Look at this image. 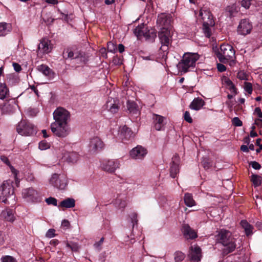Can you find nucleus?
Segmentation results:
<instances>
[{"mask_svg":"<svg viewBox=\"0 0 262 262\" xmlns=\"http://www.w3.org/2000/svg\"><path fill=\"white\" fill-rule=\"evenodd\" d=\"M16 130L22 136H31L36 133L34 125L26 120H21L18 124Z\"/></svg>","mask_w":262,"mask_h":262,"instance_id":"nucleus-8","label":"nucleus"},{"mask_svg":"<svg viewBox=\"0 0 262 262\" xmlns=\"http://www.w3.org/2000/svg\"><path fill=\"white\" fill-rule=\"evenodd\" d=\"M38 51L43 53L50 52L52 49L51 41L47 38H43L41 41L38 47Z\"/></svg>","mask_w":262,"mask_h":262,"instance_id":"nucleus-24","label":"nucleus"},{"mask_svg":"<svg viewBox=\"0 0 262 262\" xmlns=\"http://www.w3.org/2000/svg\"><path fill=\"white\" fill-rule=\"evenodd\" d=\"M17 104L14 99L9 100L0 105V109L3 114H10L14 112Z\"/></svg>","mask_w":262,"mask_h":262,"instance_id":"nucleus-15","label":"nucleus"},{"mask_svg":"<svg viewBox=\"0 0 262 262\" xmlns=\"http://www.w3.org/2000/svg\"><path fill=\"white\" fill-rule=\"evenodd\" d=\"M75 205V201L74 199L67 198L62 201L60 203L59 205H58V207L63 208H71L74 207Z\"/></svg>","mask_w":262,"mask_h":262,"instance_id":"nucleus-29","label":"nucleus"},{"mask_svg":"<svg viewBox=\"0 0 262 262\" xmlns=\"http://www.w3.org/2000/svg\"><path fill=\"white\" fill-rule=\"evenodd\" d=\"M252 1V0H241V6L245 9H248L251 5Z\"/></svg>","mask_w":262,"mask_h":262,"instance_id":"nucleus-46","label":"nucleus"},{"mask_svg":"<svg viewBox=\"0 0 262 262\" xmlns=\"http://www.w3.org/2000/svg\"><path fill=\"white\" fill-rule=\"evenodd\" d=\"M4 242V235L0 231V244H3Z\"/></svg>","mask_w":262,"mask_h":262,"instance_id":"nucleus-64","label":"nucleus"},{"mask_svg":"<svg viewBox=\"0 0 262 262\" xmlns=\"http://www.w3.org/2000/svg\"><path fill=\"white\" fill-rule=\"evenodd\" d=\"M236 77L240 80L248 81L250 79V75L244 70H240L236 74Z\"/></svg>","mask_w":262,"mask_h":262,"instance_id":"nucleus-35","label":"nucleus"},{"mask_svg":"<svg viewBox=\"0 0 262 262\" xmlns=\"http://www.w3.org/2000/svg\"><path fill=\"white\" fill-rule=\"evenodd\" d=\"M217 68L219 71L221 72H223L226 71V67L221 63H218L217 65Z\"/></svg>","mask_w":262,"mask_h":262,"instance_id":"nucleus-57","label":"nucleus"},{"mask_svg":"<svg viewBox=\"0 0 262 262\" xmlns=\"http://www.w3.org/2000/svg\"><path fill=\"white\" fill-rule=\"evenodd\" d=\"M241 225L243 229H244L245 234L247 236L251 235L253 234L254 227L247 221L242 220L241 222Z\"/></svg>","mask_w":262,"mask_h":262,"instance_id":"nucleus-28","label":"nucleus"},{"mask_svg":"<svg viewBox=\"0 0 262 262\" xmlns=\"http://www.w3.org/2000/svg\"><path fill=\"white\" fill-rule=\"evenodd\" d=\"M200 55L196 53H185L183 58L178 64V68L181 72L186 73L190 68H193L196 61L199 59Z\"/></svg>","mask_w":262,"mask_h":262,"instance_id":"nucleus-2","label":"nucleus"},{"mask_svg":"<svg viewBox=\"0 0 262 262\" xmlns=\"http://www.w3.org/2000/svg\"><path fill=\"white\" fill-rule=\"evenodd\" d=\"M54 122L51 124L50 128L54 135L65 138L71 133V129L69 122L70 120V114L62 107H58L53 114Z\"/></svg>","mask_w":262,"mask_h":262,"instance_id":"nucleus-1","label":"nucleus"},{"mask_svg":"<svg viewBox=\"0 0 262 262\" xmlns=\"http://www.w3.org/2000/svg\"><path fill=\"white\" fill-rule=\"evenodd\" d=\"M241 150L243 152H248L249 151L248 147L247 145H242L241 146Z\"/></svg>","mask_w":262,"mask_h":262,"instance_id":"nucleus-61","label":"nucleus"},{"mask_svg":"<svg viewBox=\"0 0 262 262\" xmlns=\"http://www.w3.org/2000/svg\"><path fill=\"white\" fill-rule=\"evenodd\" d=\"M252 29V25L249 20L242 19L237 27V33L242 35H246L249 34Z\"/></svg>","mask_w":262,"mask_h":262,"instance_id":"nucleus-10","label":"nucleus"},{"mask_svg":"<svg viewBox=\"0 0 262 262\" xmlns=\"http://www.w3.org/2000/svg\"><path fill=\"white\" fill-rule=\"evenodd\" d=\"M184 236L187 239H194L197 237L196 232L188 224H184L182 227Z\"/></svg>","mask_w":262,"mask_h":262,"instance_id":"nucleus-25","label":"nucleus"},{"mask_svg":"<svg viewBox=\"0 0 262 262\" xmlns=\"http://www.w3.org/2000/svg\"><path fill=\"white\" fill-rule=\"evenodd\" d=\"M172 160L170 167V175L172 178H174L179 172L180 159L178 156H174Z\"/></svg>","mask_w":262,"mask_h":262,"instance_id":"nucleus-22","label":"nucleus"},{"mask_svg":"<svg viewBox=\"0 0 262 262\" xmlns=\"http://www.w3.org/2000/svg\"><path fill=\"white\" fill-rule=\"evenodd\" d=\"M244 89L245 92L251 95L253 91L252 84L250 82L245 81L244 85Z\"/></svg>","mask_w":262,"mask_h":262,"instance_id":"nucleus-41","label":"nucleus"},{"mask_svg":"<svg viewBox=\"0 0 262 262\" xmlns=\"http://www.w3.org/2000/svg\"><path fill=\"white\" fill-rule=\"evenodd\" d=\"M184 118L185 121L188 123L192 122V119L191 118L190 113L188 111H186L184 114Z\"/></svg>","mask_w":262,"mask_h":262,"instance_id":"nucleus-51","label":"nucleus"},{"mask_svg":"<svg viewBox=\"0 0 262 262\" xmlns=\"http://www.w3.org/2000/svg\"><path fill=\"white\" fill-rule=\"evenodd\" d=\"M61 155H59V157L62 159H64V160L71 162L72 163H76L79 160V156L77 152H66V151L63 152V149H62Z\"/></svg>","mask_w":262,"mask_h":262,"instance_id":"nucleus-20","label":"nucleus"},{"mask_svg":"<svg viewBox=\"0 0 262 262\" xmlns=\"http://www.w3.org/2000/svg\"><path fill=\"white\" fill-rule=\"evenodd\" d=\"M212 26H211L210 25H203V30L204 33L205 35L208 38L210 37L211 35V30L210 27Z\"/></svg>","mask_w":262,"mask_h":262,"instance_id":"nucleus-39","label":"nucleus"},{"mask_svg":"<svg viewBox=\"0 0 262 262\" xmlns=\"http://www.w3.org/2000/svg\"><path fill=\"white\" fill-rule=\"evenodd\" d=\"M22 195L24 198L28 201H34L39 197L38 193L32 188H29L23 190Z\"/></svg>","mask_w":262,"mask_h":262,"instance_id":"nucleus-19","label":"nucleus"},{"mask_svg":"<svg viewBox=\"0 0 262 262\" xmlns=\"http://www.w3.org/2000/svg\"><path fill=\"white\" fill-rule=\"evenodd\" d=\"M120 162L118 160H108L105 161L102 164V168L106 172L113 173L119 168Z\"/></svg>","mask_w":262,"mask_h":262,"instance_id":"nucleus-9","label":"nucleus"},{"mask_svg":"<svg viewBox=\"0 0 262 262\" xmlns=\"http://www.w3.org/2000/svg\"><path fill=\"white\" fill-rule=\"evenodd\" d=\"M127 109L130 113L137 114L138 113V106L137 104L131 101H128L127 102Z\"/></svg>","mask_w":262,"mask_h":262,"instance_id":"nucleus-36","label":"nucleus"},{"mask_svg":"<svg viewBox=\"0 0 262 262\" xmlns=\"http://www.w3.org/2000/svg\"><path fill=\"white\" fill-rule=\"evenodd\" d=\"M222 82L223 84L225 85L234 96L237 94L236 88L234 83L229 78L226 76L223 77L222 78Z\"/></svg>","mask_w":262,"mask_h":262,"instance_id":"nucleus-26","label":"nucleus"},{"mask_svg":"<svg viewBox=\"0 0 262 262\" xmlns=\"http://www.w3.org/2000/svg\"><path fill=\"white\" fill-rule=\"evenodd\" d=\"M232 122L235 126H241L243 124L242 121L238 117L233 118Z\"/></svg>","mask_w":262,"mask_h":262,"instance_id":"nucleus-49","label":"nucleus"},{"mask_svg":"<svg viewBox=\"0 0 262 262\" xmlns=\"http://www.w3.org/2000/svg\"><path fill=\"white\" fill-rule=\"evenodd\" d=\"M204 104V102L202 99L195 98L191 103L190 108L192 110L198 111L203 107Z\"/></svg>","mask_w":262,"mask_h":262,"instance_id":"nucleus-30","label":"nucleus"},{"mask_svg":"<svg viewBox=\"0 0 262 262\" xmlns=\"http://www.w3.org/2000/svg\"><path fill=\"white\" fill-rule=\"evenodd\" d=\"M184 202L188 207H192L196 205L195 201L193 199L192 195L191 193H186L184 197Z\"/></svg>","mask_w":262,"mask_h":262,"instance_id":"nucleus-32","label":"nucleus"},{"mask_svg":"<svg viewBox=\"0 0 262 262\" xmlns=\"http://www.w3.org/2000/svg\"><path fill=\"white\" fill-rule=\"evenodd\" d=\"M45 2L48 4L55 5L58 4V0H45Z\"/></svg>","mask_w":262,"mask_h":262,"instance_id":"nucleus-62","label":"nucleus"},{"mask_svg":"<svg viewBox=\"0 0 262 262\" xmlns=\"http://www.w3.org/2000/svg\"><path fill=\"white\" fill-rule=\"evenodd\" d=\"M217 240L225 247L228 253L232 252L235 248L234 240L231 233L226 230H221L217 235Z\"/></svg>","mask_w":262,"mask_h":262,"instance_id":"nucleus-3","label":"nucleus"},{"mask_svg":"<svg viewBox=\"0 0 262 262\" xmlns=\"http://www.w3.org/2000/svg\"><path fill=\"white\" fill-rule=\"evenodd\" d=\"M254 124L258 126H262V119H256L254 121Z\"/></svg>","mask_w":262,"mask_h":262,"instance_id":"nucleus-60","label":"nucleus"},{"mask_svg":"<svg viewBox=\"0 0 262 262\" xmlns=\"http://www.w3.org/2000/svg\"><path fill=\"white\" fill-rule=\"evenodd\" d=\"M202 165L203 166L204 168L206 169H209V168L211 167V166L212 165L211 163L210 162V161L209 160V159H208L206 158H204L203 159V160L202 161Z\"/></svg>","mask_w":262,"mask_h":262,"instance_id":"nucleus-43","label":"nucleus"},{"mask_svg":"<svg viewBox=\"0 0 262 262\" xmlns=\"http://www.w3.org/2000/svg\"><path fill=\"white\" fill-rule=\"evenodd\" d=\"M199 17L202 20L203 25L214 26V22L213 17L209 11L201 9L199 11Z\"/></svg>","mask_w":262,"mask_h":262,"instance_id":"nucleus-11","label":"nucleus"},{"mask_svg":"<svg viewBox=\"0 0 262 262\" xmlns=\"http://www.w3.org/2000/svg\"><path fill=\"white\" fill-rule=\"evenodd\" d=\"M37 69L43 75L49 78L52 77L53 76V73L52 72V70L48 66L46 65H40L38 66Z\"/></svg>","mask_w":262,"mask_h":262,"instance_id":"nucleus-31","label":"nucleus"},{"mask_svg":"<svg viewBox=\"0 0 262 262\" xmlns=\"http://www.w3.org/2000/svg\"><path fill=\"white\" fill-rule=\"evenodd\" d=\"M157 22L160 29L165 28L172 29L171 26V17L170 15L161 14L158 16Z\"/></svg>","mask_w":262,"mask_h":262,"instance_id":"nucleus-14","label":"nucleus"},{"mask_svg":"<svg viewBox=\"0 0 262 262\" xmlns=\"http://www.w3.org/2000/svg\"><path fill=\"white\" fill-rule=\"evenodd\" d=\"M251 181L254 187H257L260 185L261 182V177L257 174H252L251 176Z\"/></svg>","mask_w":262,"mask_h":262,"instance_id":"nucleus-38","label":"nucleus"},{"mask_svg":"<svg viewBox=\"0 0 262 262\" xmlns=\"http://www.w3.org/2000/svg\"><path fill=\"white\" fill-rule=\"evenodd\" d=\"M107 49L111 52H115L117 48L113 43L110 42L107 43Z\"/></svg>","mask_w":262,"mask_h":262,"instance_id":"nucleus-52","label":"nucleus"},{"mask_svg":"<svg viewBox=\"0 0 262 262\" xmlns=\"http://www.w3.org/2000/svg\"><path fill=\"white\" fill-rule=\"evenodd\" d=\"M66 246L70 248L73 251H77L79 248L78 245L74 243H69L67 242L66 243Z\"/></svg>","mask_w":262,"mask_h":262,"instance_id":"nucleus-42","label":"nucleus"},{"mask_svg":"<svg viewBox=\"0 0 262 262\" xmlns=\"http://www.w3.org/2000/svg\"><path fill=\"white\" fill-rule=\"evenodd\" d=\"M46 202L49 205H53L55 206L57 205V200L54 198L50 197L47 198L46 199Z\"/></svg>","mask_w":262,"mask_h":262,"instance_id":"nucleus-48","label":"nucleus"},{"mask_svg":"<svg viewBox=\"0 0 262 262\" xmlns=\"http://www.w3.org/2000/svg\"><path fill=\"white\" fill-rule=\"evenodd\" d=\"M67 53H68V57L72 59L78 58L80 55V54L77 52H74L69 50L67 51Z\"/></svg>","mask_w":262,"mask_h":262,"instance_id":"nucleus-45","label":"nucleus"},{"mask_svg":"<svg viewBox=\"0 0 262 262\" xmlns=\"http://www.w3.org/2000/svg\"><path fill=\"white\" fill-rule=\"evenodd\" d=\"M254 114L259 118L262 119V112L259 107H256L254 111Z\"/></svg>","mask_w":262,"mask_h":262,"instance_id":"nucleus-54","label":"nucleus"},{"mask_svg":"<svg viewBox=\"0 0 262 262\" xmlns=\"http://www.w3.org/2000/svg\"><path fill=\"white\" fill-rule=\"evenodd\" d=\"M89 147L90 150L95 152L101 150L104 147V143L99 137H95L91 139Z\"/></svg>","mask_w":262,"mask_h":262,"instance_id":"nucleus-17","label":"nucleus"},{"mask_svg":"<svg viewBox=\"0 0 262 262\" xmlns=\"http://www.w3.org/2000/svg\"><path fill=\"white\" fill-rule=\"evenodd\" d=\"M2 262H17L16 260L11 256H5L2 258Z\"/></svg>","mask_w":262,"mask_h":262,"instance_id":"nucleus-47","label":"nucleus"},{"mask_svg":"<svg viewBox=\"0 0 262 262\" xmlns=\"http://www.w3.org/2000/svg\"><path fill=\"white\" fill-rule=\"evenodd\" d=\"M147 152L145 148L138 145L130 151V157L134 159H142L146 155Z\"/></svg>","mask_w":262,"mask_h":262,"instance_id":"nucleus-13","label":"nucleus"},{"mask_svg":"<svg viewBox=\"0 0 262 262\" xmlns=\"http://www.w3.org/2000/svg\"><path fill=\"white\" fill-rule=\"evenodd\" d=\"M0 159L2 162L10 167L11 171L13 174L14 178L16 179L17 174V171L10 165V162L8 158L5 156L3 155L1 156Z\"/></svg>","mask_w":262,"mask_h":262,"instance_id":"nucleus-34","label":"nucleus"},{"mask_svg":"<svg viewBox=\"0 0 262 262\" xmlns=\"http://www.w3.org/2000/svg\"><path fill=\"white\" fill-rule=\"evenodd\" d=\"M11 29L10 25L5 23H0V36L7 34Z\"/></svg>","mask_w":262,"mask_h":262,"instance_id":"nucleus-33","label":"nucleus"},{"mask_svg":"<svg viewBox=\"0 0 262 262\" xmlns=\"http://www.w3.org/2000/svg\"><path fill=\"white\" fill-rule=\"evenodd\" d=\"M216 56L221 62L226 63L232 60L235 57V50L228 44H223L216 53Z\"/></svg>","mask_w":262,"mask_h":262,"instance_id":"nucleus-4","label":"nucleus"},{"mask_svg":"<svg viewBox=\"0 0 262 262\" xmlns=\"http://www.w3.org/2000/svg\"><path fill=\"white\" fill-rule=\"evenodd\" d=\"M185 258V255L182 252L177 251L174 253V260L176 262L182 261Z\"/></svg>","mask_w":262,"mask_h":262,"instance_id":"nucleus-40","label":"nucleus"},{"mask_svg":"<svg viewBox=\"0 0 262 262\" xmlns=\"http://www.w3.org/2000/svg\"><path fill=\"white\" fill-rule=\"evenodd\" d=\"M250 165H251L253 168L258 170L261 168L260 165L256 161H252L250 163Z\"/></svg>","mask_w":262,"mask_h":262,"instance_id":"nucleus-55","label":"nucleus"},{"mask_svg":"<svg viewBox=\"0 0 262 262\" xmlns=\"http://www.w3.org/2000/svg\"><path fill=\"white\" fill-rule=\"evenodd\" d=\"M172 33V29L169 28L160 29L159 37L162 44L161 50L166 51L168 49V47L171 41Z\"/></svg>","mask_w":262,"mask_h":262,"instance_id":"nucleus-6","label":"nucleus"},{"mask_svg":"<svg viewBox=\"0 0 262 262\" xmlns=\"http://www.w3.org/2000/svg\"><path fill=\"white\" fill-rule=\"evenodd\" d=\"M106 108L112 114L117 113L120 108L119 100L117 99L109 98L105 104Z\"/></svg>","mask_w":262,"mask_h":262,"instance_id":"nucleus-12","label":"nucleus"},{"mask_svg":"<svg viewBox=\"0 0 262 262\" xmlns=\"http://www.w3.org/2000/svg\"><path fill=\"white\" fill-rule=\"evenodd\" d=\"M104 238L103 237H102L101 238V239H100L99 241L97 242H96L95 244H94V247L96 249H98L99 251H100L101 250V246H102V245L104 242Z\"/></svg>","mask_w":262,"mask_h":262,"instance_id":"nucleus-50","label":"nucleus"},{"mask_svg":"<svg viewBox=\"0 0 262 262\" xmlns=\"http://www.w3.org/2000/svg\"><path fill=\"white\" fill-rule=\"evenodd\" d=\"M61 226L66 228H68L70 226L69 222L67 220H64L61 223Z\"/></svg>","mask_w":262,"mask_h":262,"instance_id":"nucleus-59","label":"nucleus"},{"mask_svg":"<svg viewBox=\"0 0 262 262\" xmlns=\"http://www.w3.org/2000/svg\"><path fill=\"white\" fill-rule=\"evenodd\" d=\"M134 33L138 38H141L143 36L146 39H148L151 36L149 31L143 24L137 27L135 29ZM151 34H152V32Z\"/></svg>","mask_w":262,"mask_h":262,"instance_id":"nucleus-18","label":"nucleus"},{"mask_svg":"<svg viewBox=\"0 0 262 262\" xmlns=\"http://www.w3.org/2000/svg\"><path fill=\"white\" fill-rule=\"evenodd\" d=\"M14 189L12 181L7 180L4 181L0 186V200L5 203H7V199L13 195Z\"/></svg>","mask_w":262,"mask_h":262,"instance_id":"nucleus-7","label":"nucleus"},{"mask_svg":"<svg viewBox=\"0 0 262 262\" xmlns=\"http://www.w3.org/2000/svg\"><path fill=\"white\" fill-rule=\"evenodd\" d=\"M55 230L53 229H50L47 232L46 236L48 238H52L55 236Z\"/></svg>","mask_w":262,"mask_h":262,"instance_id":"nucleus-53","label":"nucleus"},{"mask_svg":"<svg viewBox=\"0 0 262 262\" xmlns=\"http://www.w3.org/2000/svg\"><path fill=\"white\" fill-rule=\"evenodd\" d=\"M153 123L155 128L157 130H161L164 129L166 124V118L161 115L154 114L152 115Z\"/></svg>","mask_w":262,"mask_h":262,"instance_id":"nucleus-16","label":"nucleus"},{"mask_svg":"<svg viewBox=\"0 0 262 262\" xmlns=\"http://www.w3.org/2000/svg\"><path fill=\"white\" fill-rule=\"evenodd\" d=\"M50 184L59 190H64L68 185V179L63 174L54 173L49 179Z\"/></svg>","mask_w":262,"mask_h":262,"instance_id":"nucleus-5","label":"nucleus"},{"mask_svg":"<svg viewBox=\"0 0 262 262\" xmlns=\"http://www.w3.org/2000/svg\"><path fill=\"white\" fill-rule=\"evenodd\" d=\"M13 67L14 70L17 72H19L21 70V66L17 63L13 62Z\"/></svg>","mask_w":262,"mask_h":262,"instance_id":"nucleus-58","label":"nucleus"},{"mask_svg":"<svg viewBox=\"0 0 262 262\" xmlns=\"http://www.w3.org/2000/svg\"><path fill=\"white\" fill-rule=\"evenodd\" d=\"M1 215V217L4 219L6 221L10 222H13L15 219L13 210L9 208L3 210L2 212Z\"/></svg>","mask_w":262,"mask_h":262,"instance_id":"nucleus-27","label":"nucleus"},{"mask_svg":"<svg viewBox=\"0 0 262 262\" xmlns=\"http://www.w3.org/2000/svg\"><path fill=\"white\" fill-rule=\"evenodd\" d=\"M189 255L191 260L196 261H200L202 257L201 249L196 245L191 246Z\"/></svg>","mask_w":262,"mask_h":262,"instance_id":"nucleus-23","label":"nucleus"},{"mask_svg":"<svg viewBox=\"0 0 262 262\" xmlns=\"http://www.w3.org/2000/svg\"><path fill=\"white\" fill-rule=\"evenodd\" d=\"M134 137L133 132L126 126H123L120 129V137L122 141L125 142L126 141L132 140Z\"/></svg>","mask_w":262,"mask_h":262,"instance_id":"nucleus-21","label":"nucleus"},{"mask_svg":"<svg viewBox=\"0 0 262 262\" xmlns=\"http://www.w3.org/2000/svg\"><path fill=\"white\" fill-rule=\"evenodd\" d=\"M38 147L40 150H46L50 147V144L46 141H41L39 143Z\"/></svg>","mask_w":262,"mask_h":262,"instance_id":"nucleus-44","label":"nucleus"},{"mask_svg":"<svg viewBox=\"0 0 262 262\" xmlns=\"http://www.w3.org/2000/svg\"><path fill=\"white\" fill-rule=\"evenodd\" d=\"M9 95V90L5 83L0 84V99H4Z\"/></svg>","mask_w":262,"mask_h":262,"instance_id":"nucleus-37","label":"nucleus"},{"mask_svg":"<svg viewBox=\"0 0 262 262\" xmlns=\"http://www.w3.org/2000/svg\"><path fill=\"white\" fill-rule=\"evenodd\" d=\"M132 222L133 224V226L137 223V214L136 213H133L130 216Z\"/></svg>","mask_w":262,"mask_h":262,"instance_id":"nucleus-56","label":"nucleus"},{"mask_svg":"<svg viewBox=\"0 0 262 262\" xmlns=\"http://www.w3.org/2000/svg\"><path fill=\"white\" fill-rule=\"evenodd\" d=\"M118 50L120 53H122L124 51V46L122 44H119Z\"/></svg>","mask_w":262,"mask_h":262,"instance_id":"nucleus-63","label":"nucleus"}]
</instances>
